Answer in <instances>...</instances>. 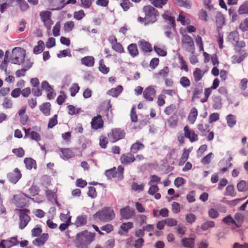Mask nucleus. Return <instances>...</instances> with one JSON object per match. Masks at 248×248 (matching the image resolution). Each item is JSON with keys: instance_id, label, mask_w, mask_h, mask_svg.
<instances>
[{"instance_id": "29", "label": "nucleus", "mask_w": 248, "mask_h": 248, "mask_svg": "<svg viewBox=\"0 0 248 248\" xmlns=\"http://www.w3.org/2000/svg\"><path fill=\"white\" fill-rule=\"evenodd\" d=\"M198 116V110L195 108H193L188 116V121L191 124H193L196 120Z\"/></svg>"}, {"instance_id": "64", "label": "nucleus", "mask_w": 248, "mask_h": 248, "mask_svg": "<svg viewBox=\"0 0 248 248\" xmlns=\"http://www.w3.org/2000/svg\"><path fill=\"white\" fill-rule=\"evenodd\" d=\"M238 12L240 14H248V2L242 5L239 9Z\"/></svg>"}, {"instance_id": "18", "label": "nucleus", "mask_w": 248, "mask_h": 248, "mask_svg": "<svg viewBox=\"0 0 248 248\" xmlns=\"http://www.w3.org/2000/svg\"><path fill=\"white\" fill-rule=\"evenodd\" d=\"M59 152L61 156L64 159H68L74 156L72 150L69 148H60Z\"/></svg>"}, {"instance_id": "39", "label": "nucleus", "mask_w": 248, "mask_h": 248, "mask_svg": "<svg viewBox=\"0 0 248 248\" xmlns=\"http://www.w3.org/2000/svg\"><path fill=\"white\" fill-rule=\"evenodd\" d=\"M98 69L104 74H107L109 72V68L106 66L103 60L99 61Z\"/></svg>"}, {"instance_id": "38", "label": "nucleus", "mask_w": 248, "mask_h": 248, "mask_svg": "<svg viewBox=\"0 0 248 248\" xmlns=\"http://www.w3.org/2000/svg\"><path fill=\"white\" fill-rule=\"evenodd\" d=\"M45 48V44L42 40H39L37 43V45L33 48V53L35 54L40 53Z\"/></svg>"}, {"instance_id": "41", "label": "nucleus", "mask_w": 248, "mask_h": 248, "mask_svg": "<svg viewBox=\"0 0 248 248\" xmlns=\"http://www.w3.org/2000/svg\"><path fill=\"white\" fill-rule=\"evenodd\" d=\"M144 145L139 141H137L133 144L131 147V151L133 153H136L140 150L143 149Z\"/></svg>"}, {"instance_id": "15", "label": "nucleus", "mask_w": 248, "mask_h": 248, "mask_svg": "<svg viewBox=\"0 0 248 248\" xmlns=\"http://www.w3.org/2000/svg\"><path fill=\"white\" fill-rule=\"evenodd\" d=\"M138 44L140 49L144 52L149 53L153 50V47L151 44L144 40H140L138 42Z\"/></svg>"}, {"instance_id": "34", "label": "nucleus", "mask_w": 248, "mask_h": 248, "mask_svg": "<svg viewBox=\"0 0 248 248\" xmlns=\"http://www.w3.org/2000/svg\"><path fill=\"white\" fill-rule=\"evenodd\" d=\"M127 49L130 55L133 57L139 54V51L136 44H130L128 46Z\"/></svg>"}, {"instance_id": "48", "label": "nucleus", "mask_w": 248, "mask_h": 248, "mask_svg": "<svg viewBox=\"0 0 248 248\" xmlns=\"http://www.w3.org/2000/svg\"><path fill=\"white\" fill-rule=\"evenodd\" d=\"M226 120L228 125L230 127L233 126L236 124V119L235 116L232 114H229L226 117Z\"/></svg>"}, {"instance_id": "45", "label": "nucleus", "mask_w": 248, "mask_h": 248, "mask_svg": "<svg viewBox=\"0 0 248 248\" xmlns=\"http://www.w3.org/2000/svg\"><path fill=\"white\" fill-rule=\"evenodd\" d=\"M194 238L190 239H183L182 241L183 245L185 247L189 248H193L194 247Z\"/></svg>"}, {"instance_id": "35", "label": "nucleus", "mask_w": 248, "mask_h": 248, "mask_svg": "<svg viewBox=\"0 0 248 248\" xmlns=\"http://www.w3.org/2000/svg\"><path fill=\"white\" fill-rule=\"evenodd\" d=\"M246 57V53L242 52L238 55H235L232 58V62L233 63H239L242 62Z\"/></svg>"}, {"instance_id": "1", "label": "nucleus", "mask_w": 248, "mask_h": 248, "mask_svg": "<svg viewBox=\"0 0 248 248\" xmlns=\"http://www.w3.org/2000/svg\"><path fill=\"white\" fill-rule=\"evenodd\" d=\"M94 233L84 231L78 233L75 241L76 247L78 248H83L89 245L95 239Z\"/></svg>"}, {"instance_id": "55", "label": "nucleus", "mask_w": 248, "mask_h": 248, "mask_svg": "<svg viewBox=\"0 0 248 248\" xmlns=\"http://www.w3.org/2000/svg\"><path fill=\"white\" fill-rule=\"evenodd\" d=\"M152 3L155 7L161 8L163 5H165L168 0H150Z\"/></svg>"}, {"instance_id": "61", "label": "nucleus", "mask_w": 248, "mask_h": 248, "mask_svg": "<svg viewBox=\"0 0 248 248\" xmlns=\"http://www.w3.org/2000/svg\"><path fill=\"white\" fill-rule=\"evenodd\" d=\"M237 188L240 191H244L248 189V186L244 181H241L237 184Z\"/></svg>"}, {"instance_id": "32", "label": "nucleus", "mask_w": 248, "mask_h": 248, "mask_svg": "<svg viewBox=\"0 0 248 248\" xmlns=\"http://www.w3.org/2000/svg\"><path fill=\"white\" fill-rule=\"evenodd\" d=\"M68 112L70 115H77L82 111L80 108H77L73 105H69L67 106Z\"/></svg>"}, {"instance_id": "30", "label": "nucleus", "mask_w": 248, "mask_h": 248, "mask_svg": "<svg viewBox=\"0 0 248 248\" xmlns=\"http://www.w3.org/2000/svg\"><path fill=\"white\" fill-rule=\"evenodd\" d=\"M48 234L46 233H43L40 237L36 238L34 241V243L38 246L44 245L48 239Z\"/></svg>"}, {"instance_id": "28", "label": "nucleus", "mask_w": 248, "mask_h": 248, "mask_svg": "<svg viewBox=\"0 0 248 248\" xmlns=\"http://www.w3.org/2000/svg\"><path fill=\"white\" fill-rule=\"evenodd\" d=\"M205 73V72L199 68H195L193 74L195 81L198 82L202 80Z\"/></svg>"}, {"instance_id": "13", "label": "nucleus", "mask_w": 248, "mask_h": 248, "mask_svg": "<svg viewBox=\"0 0 248 248\" xmlns=\"http://www.w3.org/2000/svg\"><path fill=\"white\" fill-rule=\"evenodd\" d=\"M17 237H12L7 240H3L0 243V248H10L17 244Z\"/></svg>"}, {"instance_id": "52", "label": "nucleus", "mask_w": 248, "mask_h": 248, "mask_svg": "<svg viewBox=\"0 0 248 248\" xmlns=\"http://www.w3.org/2000/svg\"><path fill=\"white\" fill-rule=\"evenodd\" d=\"M163 18L166 20H167L169 22H170V23L171 24V25L173 27H174V26H175V19H174V17H172L170 16V14L169 12H165L163 15Z\"/></svg>"}, {"instance_id": "42", "label": "nucleus", "mask_w": 248, "mask_h": 248, "mask_svg": "<svg viewBox=\"0 0 248 248\" xmlns=\"http://www.w3.org/2000/svg\"><path fill=\"white\" fill-rule=\"evenodd\" d=\"M177 20L183 25L188 24L190 23L189 19L186 18L185 13L182 11L180 12Z\"/></svg>"}, {"instance_id": "21", "label": "nucleus", "mask_w": 248, "mask_h": 248, "mask_svg": "<svg viewBox=\"0 0 248 248\" xmlns=\"http://www.w3.org/2000/svg\"><path fill=\"white\" fill-rule=\"evenodd\" d=\"M27 65H24L21 69H19L16 72V76L17 78H20L25 76L26 71L31 68L32 63L29 61L26 62Z\"/></svg>"}, {"instance_id": "26", "label": "nucleus", "mask_w": 248, "mask_h": 248, "mask_svg": "<svg viewBox=\"0 0 248 248\" xmlns=\"http://www.w3.org/2000/svg\"><path fill=\"white\" fill-rule=\"evenodd\" d=\"M123 87L121 85H118L116 88H112L107 92V94L113 97L118 96L123 92Z\"/></svg>"}, {"instance_id": "7", "label": "nucleus", "mask_w": 248, "mask_h": 248, "mask_svg": "<svg viewBox=\"0 0 248 248\" xmlns=\"http://www.w3.org/2000/svg\"><path fill=\"white\" fill-rule=\"evenodd\" d=\"M108 136L111 142H115L123 139L125 136V132L120 128H114L111 130Z\"/></svg>"}, {"instance_id": "50", "label": "nucleus", "mask_w": 248, "mask_h": 248, "mask_svg": "<svg viewBox=\"0 0 248 248\" xmlns=\"http://www.w3.org/2000/svg\"><path fill=\"white\" fill-rule=\"evenodd\" d=\"M79 89L80 87L78 84L74 83L69 89L71 95L72 96H75L76 94L78 92Z\"/></svg>"}, {"instance_id": "53", "label": "nucleus", "mask_w": 248, "mask_h": 248, "mask_svg": "<svg viewBox=\"0 0 248 248\" xmlns=\"http://www.w3.org/2000/svg\"><path fill=\"white\" fill-rule=\"evenodd\" d=\"M12 152L18 157H22L25 155V151L22 148L13 149Z\"/></svg>"}, {"instance_id": "20", "label": "nucleus", "mask_w": 248, "mask_h": 248, "mask_svg": "<svg viewBox=\"0 0 248 248\" xmlns=\"http://www.w3.org/2000/svg\"><path fill=\"white\" fill-rule=\"evenodd\" d=\"M39 109L44 115L48 116L51 112V104L49 102L44 103L39 106Z\"/></svg>"}, {"instance_id": "25", "label": "nucleus", "mask_w": 248, "mask_h": 248, "mask_svg": "<svg viewBox=\"0 0 248 248\" xmlns=\"http://www.w3.org/2000/svg\"><path fill=\"white\" fill-rule=\"evenodd\" d=\"M154 49L157 54L161 57H165L167 55V51L164 46L156 45L154 46Z\"/></svg>"}, {"instance_id": "27", "label": "nucleus", "mask_w": 248, "mask_h": 248, "mask_svg": "<svg viewBox=\"0 0 248 248\" xmlns=\"http://www.w3.org/2000/svg\"><path fill=\"white\" fill-rule=\"evenodd\" d=\"M158 190L159 188L157 186L152 185L148 190V193L152 195H154L155 198L156 200H159L161 198V194L158 193Z\"/></svg>"}, {"instance_id": "63", "label": "nucleus", "mask_w": 248, "mask_h": 248, "mask_svg": "<svg viewBox=\"0 0 248 248\" xmlns=\"http://www.w3.org/2000/svg\"><path fill=\"white\" fill-rule=\"evenodd\" d=\"M108 144V140L106 137L102 136L99 139V145L102 148H106Z\"/></svg>"}, {"instance_id": "14", "label": "nucleus", "mask_w": 248, "mask_h": 248, "mask_svg": "<svg viewBox=\"0 0 248 248\" xmlns=\"http://www.w3.org/2000/svg\"><path fill=\"white\" fill-rule=\"evenodd\" d=\"M22 174L20 170L18 168H16L13 172L10 173L8 175L10 181L14 184L17 183L21 178Z\"/></svg>"}, {"instance_id": "10", "label": "nucleus", "mask_w": 248, "mask_h": 248, "mask_svg": "<svg viewBox=\"0 0 248 248\" xmlns=\"http://www.w3.org/2000/svg\"><path fill=\"white\" fill-rule=\"evenodd\" d=\"M104 122L102 117L100 114L94 116L91 122V127L93 129L97 130L104 127Z\"/></svg>"}, {"instance_id": "37", "label": "nucleus", "mask_w": 248, "mask_h": 248, "mask_svg": "<svg viewBox=\"0 0 248 248\" xmlns=\"http://www.w3.org/2000/svg\"><path fill=\"white\" fill-rule=\"evenodd\" d=\"M87 223V217L85 216H78L76 221L75 224L78 227L85 225Z\"/></svg>"}, {"instance_id": "54", "label": "nucleus", "mask_w": 248, "mask_h": 248, "mask_svg": "<svg viewBox=\"0 0 248 248\" xmlns=\"http://www.w3.org/2000/svg\"><path fill=\"white\" fill-rule=\"evenodd\" d=\"M213 156V154L210 153L202 159L201 162L204 165L208 164L211 162Z\"/></svg>"}, {"instance_id": "44", "label": "nucleus", "mask_w": 248, "mask_h": 248, "mask_svg": "<svg viewBox=\"0 0 248 248\" xmlns=\"http://www.w3.org/2000/svg\"><path fill=\"white\" fill-rule=\"evenodd\" d=\"M58 124V115H54L52 117L49 119L47 127L48 128H52L56 125Z\"/></svg>"}, {"instance_id": "22", "label": "nucleus", "mask_w": 248, "mask_h": 248, "mask_svg": "<svg viewBox=\"0 0 248 248\" xmlns=\"http://www.w3.org/2000/svg\"><path fill=\"white\" fill-rule=\"evenodd\" d=\"M122 164H128L131 163L135 160V158L133 155L131 153L123 155L120 158Z\"/></svg>"}, {"instance_id": "33", "label": "nucleus", "mask_w": 248, "mask_h": 248, "mask_svg": "<svg viewBox=\"0 0 248 248\" xmlns=\"http://www.w3.org/2000/svg\"><path fill=\"white\" fill-rule=\"evenodd\" d=\"M173 2L179 6L183 7L187 9H190L191 5L187 0H172Z\"/></svg>"}, {"instance_id": "60", "label": "nucleus", "mask_w": 248, "mask_h": 248, "mask_svg": "<svg viewBox=\"0 0 248 248\" xmlns=\"http://www.w3.org/2000/svg\"><path fill=\"white\" fill-rule=\"evenodd\" d=\"M58 57L61 58L62 57H71V51L69 49H64L62 51H60L59 53L57 54Z\"/></svg>"}, {"instance_id": "8", "label": "nucleus", "mask_w": 248, "mask_h": 248, "mask_svg": "<svg viewBox=\"0 0 248 248\" xmlns=\"http://www.w3.org/2000/svg\"><path fill=\"white\" fill-rule=\"evenodd\" d=\"M30 213V210L28 209H23L20 211L19 228L21 229H24L31 220V217L29 215Z\"/></svg>"}, {"instance_id": "16", "label": "nucleus", "mask_w": 248, "mask_h": 248, "mask_svg": "<svg viewBox=\"0 0 248 248\" xmlns=\"http://www.w3.org/2000/svg\"><path fill=\"white\" fill-rule=\"evenodd\" d=\"M25 133V137H29L32 140L36 141H39L41 140V136L40 134L34 131H31L30 128H24Z\"/></svg>"}, {"instance_id": "47", "label": "nucleus", "mask_w": 248, "mask_h": 248, "mask_svg": "<svg viewBox=\"0 0 248 248\" xmlns=\"http://www.w3.org/2000/svg\"><path fill=\"white\" fill-rule=\"evenodd\" d=\"M61 32V23L58 21L56 23L52 29L53 35L55 36H58L60 35Z\"/></svg>"}, {"instance_id": "49", "label": "nucleus", "mask_w": 248, "mask_h": 248, "mask_svg": "<svg viewBox=\"0 0 248 248\" xmlns=\"http://www.w3.org/2000/svg\"><path fill=\"white\" fill-rule=\"evenodd\" d=\"M42 232L41 226L40 225H37L31 230V234L33 237L39 236Z\"/></svg>"}, {"instance_id": "11", "label": "nucleus", "mask_w": 248, "mask_h": 248, "mask_svg": "<svg viewBox=\"0 0 248 248\" xmlns=\"http://www.w3.org/2000/svg\"><path fill=\"white\" fill-rule=\"evenodd\" d=\"M184 131L185 137L188 139L190 142H193L198 140V135L188 126L184 127Z\"/></svg>"}, {"instance_id": "46", "label": "nucleus", "mask_w": 248, "mask_h": 248, "mask_svg": "<svg viewBox=\"0 0 248 248\" xmlns=\"http://www.w3.org/2000/svg\"><path fill=\"white\" fill-rule=\"evenodd\" d=\"M166 95L162 93L159 94L157 97L156 103L158 106L161 107L165 104Z\"/></svg>"}, {"instance_id": "4", "label": "nucleus", "mask_w": 248, "mask_h": 248, "mask_svg": "<svg viewBox=\"0 0 248 248\" xmlns=\"http://www.w3.org/2000/svg\"><path fill=\"white\" fill-rule=\"evenodd\" d=\"M26 51L20 47H15L12 50L11 61L15 64H20L25 58Z\"/></svg>"}, {"instance_id": "40", "label": "nucleus", "mask_w": 248, "mask_h": 248, "mask_svg": "<svg viewBox=\"0 0 248 248\" xmlns=\"http://www.w3.org/2000/svg\"><path fill=\"white\" fill-rule=\"evenodd\" d=\"M26 111V106H22L18 111V115L20 118L21 123H26L28 120L27 116H24Z\"/></svg>"}, {"instance_id": "19", "label": "nucleus", "mask_w": 248, "mask_h": 248, "mask_svg": "<svg viewBox=\"0 0 248 248\" xmlns=\"http://www.w3.org/2000/svg\"><path fill=\"white\" fill-rule=\"evenodd\" d=\"M81 62L87 67H93L95 63V59L92 56H85L81 59Z\"/></svg>"}, {"instance_id": "59", "label": "nucleus", "mask_w": 248, "mask_h": 248, "mask_svg": "<svg viewBox=\"0 0 248 248\" xmlns=\"http://www.w3.org/2000/svg\"><path fill=\"white\" fill-rule=\"evenodd\" d=\"M73 15L75 19L80 20L85 16V14L83 10H80L78 11L75 12Z\"/></svg>"}, {"instance_id": "56", "label": "nucleus", "mask_w": 248, "mask_h": 248, "mask_svg": "<svg viewBox=\"0 0 248 248\" xmlns=\"http://www.w3.org/2000/svg\"><path fill=\"white\" fill-rule=\"evenodd\" d=\"M107 120L109 122H112L113 121L114 115L113 113L112 109L111 108V105H109V107L108 108L107 114H106Z\"/></svg>"}, {"instance_id": "9", "label": "nucleus", "mask_w": 248, "mask_h": 248, "mask_svg": "<svg viewBox=\"0 0 248 248\" xmlns=\"http://www.w3.org/2000/svg\"><path fill=\"white\" fill-rule=\"evenodd\" d=\"M186 31L182 30H180V33L182 35V45L189 47L192 51V52L194 51V43L193 40L191 36L185 34Z\"/></svg>"}, {"instance_id": "57", "label": "nucleus", "mask_w": 248, "mask_h": 248, "mask_svg": "<svg viewBox=\"0 0 248 248\" xmlns=\"http://www.w3.org/2000/svg\"><path fill=\"white\" fill-rule=\"evenodd\" d=\"M180 83L184 88H187L190 85V81L186 77H182L180 78Z\"/></svg>"}, {"instance_id": "24", "label": "nucleus", "mask_w": 248, "mask_h": 248, "mask_svg": "<svg viewBox=\"0 0 248 248\" xmlns=\"http://www.w3.org/2000/svg\"><path fill=\"white\" fill-rule=\"evenodd\" d=\"M24 162L25 164L26 167L28 170L36 169L37 164L36 162L33 158L31 157H26L24 160Z\"/></svg>"}, {"instance_id": "12", "label": "nucleus", "mask_w": 248, "mask_h": 248, "mask_svg": "<svg viewBox=\"0 0 248 248\" xmlns=\"http://www.w3.org/2000/svg\"><path fill=\"white\" fill-rule=\"evenodd\" d=\"M144 98L148 101H153L156 94V90L152 86L147 87L143 92Z\"/></svg>"}, {"instance_id": "17", "label": "nucleus", "mask_w": 248, "mask_h": 248, "mask_svg": "<svg viewBox=\"0 0 248 248\" xmlns=\"http://www.w3.org/2000/svg\"><path fill=\"white\" fill-rule=\"evenodd\" d=\"M192 150V147L189 149L184 148L183 149L182 155L178 162V165L179 166H182L185 163H186V160L188 159L189 154L191 152Z\"/></svg>"}, {"instance_id": "43", "label": "nucleus", "mask_w": 248, "mask_h": 248, "mask_svg": "<svg viewBox=\"0 0 248 248\" xmlns=\"http://www.w3.org/2000/svg\"><path fill=\"white\" fill-rule=\"evenodd\" d=\"M179 63L181 66V70H184L186 72L188 71V65L186 61L184 60V58L181 55L178 56Z\"/></svg>"}, {"instance_id": "5", "label": "nucleus", "mask_w": 248, "mask_h": 248, "mask_svg": "<svg viewBox=\"0 0 248 248\" xmlns=\"http://www.w3.org/2000/svg\"><path fill=\"white\" fill-rule=\"evenodd\" d=\"M145 14V20L149 23H154L156 20L157 11L152 6L147 5L143 8Z\"/></svg>"}, {"instance_id": "31", "label": "nucleus", "mask_w": 248, "mask_h": 248, "mask_svg": "<svg viewBox=\"0 0 248 248\" xmlns=\"http://www.w3.org/2000/svg\"><path fill=\"white\" fill-rule=\"evenodd\" d=\"M133 227V223L131 222L123 223L120 227V233L124 234V232L127 233L129 230Z\"/></svg>"}, {"instance_id": "62", "label": "nucleus", "mask_w": 248, "mask_h": 248, "mask_svg": "<svg viewBox=\"0 0 248 248\" xmlns=\"http://www.w3.org/2000/svg\"><path fill=\"white\" fill-rule=\"evenodd\" d=\"M60 218L62 222H64V223L71 224V217L69 215V214H61Z\"/></svg>"}, {"instance_id": "2", "label": "nucleus", "mask_w": 248, "mask_h": 248, "mask_svg": "<svg viewBox=\"0 0 248 248\" xmlns=\"http://www.w3.org/2000/svg\"><path fill=\"white\" fill-rule=\"evenodd\" d=\"M115 217V214L113 210L109 207H104L93 215V218L95 219H99L104 221H110Z\"/></svg>"}, {"instance_id": "3", "label": "nucleus", "mask_w": 248, "mask_h": 248, "mask_svg": "<svg viewBox=\"0 0 248 248\" xmlns=\"http://www.w3.org/2000/svg\"><path fill=\"white\" fill-rule=\"evenodd\" d=\"M124 167L120 165L117 168L114 167L107 170L105 174L109 179L116 178L118 180H121L124 178Z\"/></svg>"}, {"instance_id": "58", "label": "nucleus", "mask_w": 248, "mask_h": 248, "mask_svg": "<svg viewBox=\"0 0 248 248\" xmlns=\"http://www.w3.org/2000/svg\"><path fill=\"white\" fill-rule=\"evenodd\" d=\"M186 183V180L183 177H178L176 178L174 181V184L177 187L183 186Z\"/></svg>"}, {"instance_id": "36", "label": "nucleus", "mask_w": 248, "mask_h": 248, "mask_svg": "<svg viewBox=\"0 0 248 248\" xmlns=\"http://www.w3.org/2000/svg\"><path fill=\"white\" fill-rule=\"evenodd\" d=\"M75 26V23L73 21H67L63 24V29L64 32H69L71 31L74 28Z\"/></svg>"}, {"instance_id": "23", "label": "nucleus", "mask_w": 248, "mask_h": 248, "mask_svg": "<svg viewBox=\"0 0 248 248\" xmlns=\"http://www.w3.org/2000/svg\"><path fill=\"white\" fill-rule=\"evenodd\" d=\"M121 215L122 218L124 219H129L134 215V211L131 210L129 207H127L121 210Z\"/></svg>"}, {"instance_id": "51", "label": "nucleus", "mask_w": 248, "mask_h": 248, "mask_svg": "<svg viewBox=\"0 0 248 248\" xmlns=\"http://www.w3.org/2000/svg\"><path fill=\"white\" fill-rule=\"evenodd\" d=\"M112 48L114 51L119 53H123L124 52V48L122 45L118 42L115 43V44H113Z\"/></svg>"}, {"instance_id": "6", "label": "nucleus", "mask_w": 248, "mask_h": 248, "mask_svg": "<svg viewBox=\"0 0 248 248\" xmlns=\"http://www.w3.org/2000/svg\"><path fill=\"white\" fill-rule=\"evenodd\" d=\"M52 13L48 11H42L40 13L41 21L47 30H50L53 21L51 19Z\"/></svg>"}]
</instances>
